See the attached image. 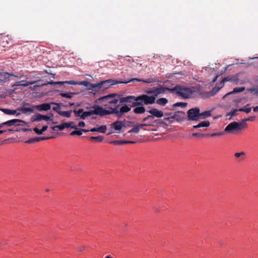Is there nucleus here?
<instances>
[{
  "label": "nucleus",
  "instance_id": "nucleus-1",
  "mask_svg": "<svg viewBox=\"0 0 258 258\" xmlns=\"http://www.w3.org/2000/svg\"><path fill=\"white\" fill-rule=\"evenodd\" d=\"M143 123L134 125L135 122L127 121L125 120L122 121H116L114 122V130L116 131L115 133H123L128 130L126 134L135 133L138 134L141 129H143L145 126H154L156 123V120L149 119Z\"/></svg>",
  "mask_w": 258,
  "mask_h": 258
},
{
  "label": "nucleus",
  "instance_id": "nucleus-2",
  "mask_svg": "<svg viewBox=\"0 0 258 258\" xmlns=\"http://www.w3.org/2000/svg\"><path fill=\"white\" fill-rule=\"evenodd\" d=\"M194 92L193 88L186 87L180 85H177L170 89V92L175 94L177 96L183 99L191 98Z\"/></svg>",
  "mask_w": 258,
  "mask_h": 258
},
{
  "label": "nucleus",
  "instance_id": "nucleus-3",
  "mask_svg": "<svg viewBox=\"0 0 258 258\" xmlns=\"http://www.w3.org/2000/svg\"><path fill=\"white\" fill-rule=\"evenodd\" d=\"M113 113L112 111H109L100 106H97L94 110L84 112L80 116V118L85 119L87 117L93 114L99 115L101 116Z\"/></svg>",
  "mask_w": 258,
  "mask_h": 258
},
{
  "label": "nucleus",
  "instance_id": "nucleus-4",
  "mask_svg": "<svg viewBox=\"0 0 258 258\" xmlns=\"http://www.w3.org/2000/svg\"><path fill=\"white\" fill-rule=\"evenodd\" d=\"M135 101H139V102L135 103L134 105H149L153 104L155 102V97L153 95L148 96L147 94L141 95L136 99H134Z\"/></svg>",
  "mask_w": 258,
  "mask_h": 258
},
{
  "label": "nucleus",
  "instance_id": "nucleus-5",
  "mask_svg": "<svg viewBox=\"0 0 258 258\" xmlns=\"http://www.w3.org/2000/svg\"><path fill=\"white\" fill-rule=\"evenodd\" d=\"M171 89V88L164 87L161 85H158L156 87H154L152 88L146 90L145 93L147 94H153L156 99L158 95L165 93L166 91H169L170 92Z\"/></svg>",
  "mask_w": 258,
  "mask_h": 258
},
{
  "label": "nucleus",
  "instance_id": "nucleus-6",
  "mask_svg": "<svg viewBox=\"0 0 258 258\" xmlns=\"http://www.w3.org/2000/svg\"><path fill=\"white\" fill-rule=\"evenodd\" d=\"M148 112L151 115H149L147 117H145L143 120V122H146L151 119H153L154 117L161 118L164 116L163 112L156 108H152L151 109L148 110Z\"/></svg>",
  "mask_w": 258,
  "mask_h": 258
},
{
  "label": "nucleus",
  "instance_id": "nucleus-7",
  "mask_svg": "<svg viewBox=\"0 0 258 258\" xmlns=\"http://www.w3.org/2000/svg\"><path fill=\"white\" fill-rule=\"evenodd\" d=\"M200 111V109L199 107H195L189 109L187 112L188 120H199Z\"/></svg>",
  "mask_w": 258,
  "mask_h": 258
},
{
  "label": "nucleus",
  "instance_id": "nucleus-8",
  "mask_svg": "<svg viewBox=\"0 0 258 258\" xmlns=\"http://www.w3.org/2000/svg\"><path fill=\"white\" fill-rule=\"evenodd\" d=\"M131 107H129L127 105L123 104L120 107L119 106H115L114 107V114L118 117H121L125 113L128 112L131 110Z\"/></svg>",
  "mask_w": 258,
  "mask_h": 258
},
{
  "label": "nucleus",
  "instance_id": "nucleus-9",
  "mask_svg": "<svg viewBox=\"0 0 258 258\" xmlns=\"http://www.w3.org/2000/svg\"><path fill=\"white\" fill-rule=\"evenodd\" d=\"M53 117V114L51 113H50L47 115H42L39 113H36L32 116L31 118V120L32 121H41L42 120L48 121V120H52Z\"/></svg>",
  "mask_w": 258,
  "mask_h": 258
},
{
  "label": "nucleus",
  "instance_id": "nucleus-10",
  "mask_svg": "<svg viewBox=\"0 0 258 258\" xmlns=\"http://www.w3.org/2000/svg\"><path fill=\"white\" fill-rule=\"evenodd\" d=\"M137 97L134 96H127L126 97H122L120 99V103L124 104V103H127L128 106L131 107V108L133 107L138 106V105H134L135 103L139 102V101H135L134 99H136Z\"/></svg>",
  "mask_w": 258,
  "mask_h": 258
},
{
  "label": "nucleus",
  "instance_id": "nucleus-11",
  "mask_svg": "<svg viewBox=\"0 0 258 258\" xmlns=\"http://www.w3.org/2000/svg\"><path fill=\"white\" fill-rule=\"evenodd\" d=\"M225 132L232 133L234 131H240L238 122L233 121L230 123L225 128Z\"/></svg>",
  "mask_w": 258,
  "mask_h": 258
},
{
  "label": "nucleus",
  "instance_id": "nucleus-12",
  "mask_svg": "<svg viewBox=\"0 0 258 258\" xmlns=\"http://www.w3.org/2000/svg\"><path fill=\"white\" fill-rule=\"evenodd\" d=\"M19 122L25 123V121L19 119H13L3 122V124H5V125L7 126H12L13 125L17 126L20 125L18 123Z\"/></svg>",
  "mask_w": 258,
  "mask_h": 258
},
{
  "label": "nucleus",
  "instance_id": "nucleus-13",
  "mask_svg": "<svg viewBox=\"0 0 258 258\" xmlns=\"http://www.w3.org/2000/svg\"><path fill=\"white\" fill-rule=\"evenodd\" d=\"M233 78L231 82L235 85H243L249 82L247 77H245L242 80L239 79L237 76H233Z\"/></svg>",
  "mask_w": 258,
  "mask_h": 258
},
{
  "label": "nucleus",
  "instance_id": "nucleus-14",
  "mask_svg": "<svg viewBox=\"0 0 258 258\" xmlns=\"http://www.w3.org/2000/svg\"><path fill=\"white\" fill-rule=\"evenodd\" d=\"M134 81H137V82H143L144 83H151V82L149 80V79H148V80H142V79H137V78H134V79H131L128 81H118L117 80H114V85H115V84H117L118 83H122V84H127L129 82H134Z\"/></svg>",
  "mask_w": 258,
  "mask_h": 258
},
{
  "label": "nucleus",
  "instance_id": "nucleus-15",
  "mask_svg": "<svg viewBox=\"0 0 258 258\" xmlns=\"http://www.w3.org/2000/svg\"><path fill=\"white\" fill-rule=\"evenodd\" d=\"M108 81H101L97 84H92L91 85L90 90H92L94 91H98L101 89L104 84L108 83Z\"/></svg>",
  "mask_w": 258,
  "mask_h": 258
},
{
  "label": "nucleus",
  "instance_id": "nucleus-16",
  "mask_svg": "<svg viewBox=\"0 0 258 258\" xmlns=\"http://www.w3.org/2000/svg\"><path fill=\"white\" fill-rule=\"evenodd\" d=\"M53 105L50 103H44L39 105L35 106L36 109L39 111H48L51 108V105Z\"/></svg>",
  "mask_w": 258,
  "mask_h": 258
},
{
  "label": "nucleus",
  "instance_id": "nucleus-17",
  "mask_svg": "<svg viewBox=\"0 0 258 258\" xmlns=\"http://www.w3.org/2000/svg\"><path fill=\"white\" fill-rule=\"evenodd\" d=\"M219 85L220 86V87L215 86L212 89V91L207 92V97H209L215 95L224 86L223 84H221L220 83Z\"/></svg>",
  "mask_w": 258,
  "mask_h": 258
},
{
  "label": "nucleus",
  "instance_id": "nucleus-18",
  "mask_svg": "<svg viewBox=\"0 0 258 258\" xmlns=\"http://www.w3.org/2000/svg\"><path fill=\"white\" fill-rule=\"evenodd\" d=\"M245 90V88L244 87L234 88L232 91L228 92L226 94H225L223 97V98L224 99L226 98V97H227L228 95L232 94L237 93H239V92H242L244 91Z\"/></svg>",
  "mask_w": 258,
  "mask_h": 258
},
{
  "label": "nucleus",
  "instance_id": "nucleus-19",
  "mask_svg": "<svg viewBox=\"0 0 258 258\" xmlns=\"http://www.w3.org/2000/svg\"><path fill=\"white\" fill-rule=\"evenodd\" d=\"M136 141H127V140H114V145H122L123 144H135Z\"/></svg>",
  "mask_w": 258,
  "mask_h": 258
},
{
  "label": "nucleus",
  "instance_id": "nucleus-20",
  "mask_svg": "<svg viewBox=\"0 0 258 258\" xmlns=\"http://www.w3.org/2000/svg\"><path fill=\"white\" fill-rule=\"evenodd\" d=\"M211 115H212V114H211V110L205 111L202 113L200 112L199 120L200 119H206L209 117H210Z\"/></svg>",
  "mask_w": 258,
  "mask_h": 258
},
{
  "label": "nucleus",
  "instance_id": "nucleus-21",
  "mask_svg": "<svg viewBox=\"0 0 258 258\" xmlns=\"http://www.w3.org/2000/svg\"><path fill=\"white\" fill-rule=\"evenodd\" d=\"M210 125V122L209 121L206 120V121H203L201 122H200L197 125H195L193 126V127L195 128H198L200 127H208Z\"/></svg>",
  "mask_w": 258,
  "mask_h": 258
},
{
  "label": "nucleus",
  "instance_id": "nucleus-22",
  "mask_svg": "<svg viewBox=\"0 0 258 258\" xmlns=\"http://www.w3.org/2000/svg\"><path fill=\"white\" fill-rule=\"evenodd\" d=\"M107 129L106 126L105 125H103L100 126L99 127H94L90 130V132H98L99 133H104L106 132Z\"/></svg>",
  "mask_w": 258,
  "mask_h": 258
},
{
  "label": "nucleus",
  "instance_id": "nucleus-23",
  "mask_svg": "<svg viewBox=\"0 0 258 258\" xmlns=\"http://www.w3.org/2000/svg\"><path fill=\"white\" fill-rule=\"evenodd\" d=\"M10 73L8 72H3L0 76V83L6 82L7 80H9Z\"/></svg>",
  "mask_w": 258,
  "mask_h": 258
},
{
  "label": "nucleus",
  "instance_id": "nucleus-24",
  "mask_svg": "<svg viewBox=\"0 0 258 258\" xmlns=\"http://www.w3.org/2000/svg\"><path fill=\"white\" fill-rule=\"evenodd\" d=\"M146 111V109L143 105L138 106L134 109V112L136 114H142Z\"/></svg>",
  "mask_w": 258,
  "mask_h": 258
},
{
  "label": "nucleus",
  "instance_id": "nucleus-25",
  "mask_svg": "<svg viewBox=\"0 0 258 258\" xmlns=\"http://www.w3.org/2000/svg\"><path fill=\"white\" fill-rule=\"evenodd\" d=\"M72 112L73 110H72L68 111H61L59 112H58V114L63 117L70 118L71 116Z\"/></svg>",
  "mask_w": 258,
  "mask_h": 258
},
{
  "label": "nucleus",
  "instance_id": "nucleus-26",
  "mask_svg": "<svg viewBox=\"0 0 258 258\" xmlns=\"http://www.w3.org/2000/svg\"><path fill=\"white\" fill-rule=\"evenodd\" d=\"M18 111H22L24 113H26L27 112L32 113L33 112L34 110L33 108L29 107H19L17 108Z\"/></svg>",
  "mask_w": 258,
  "mask_h": 258
},
{
  "label": "nucleus",
  "instance_id": "nucleus-27",
  "mask_svg": "<svg viewBox=\"0 0 258 258\" xmlns=\"http://www.w3.org/2000/svg\"><path fill=\"white\" fill-rule=\"evenodd\" d=\"M0 110L4 113L8 115H15L16 113V110H12L7 108H0Z\"/></svg>",
  "mask_w": 258,
  "mask_h": 258
},
{
  "label": "nucleus",
  "instance_id": "nucleus-28",
  "mask_svg": "<svg viewBox=\"0 0 258 258\" xmlns=\"http://www.w3.org/2000/svg\"><path fill=\"white\" fill-rule=\"evenodd\" d=\"M48 128L47 125H44L41 129L39 130L37 127L33 128L34 132L38 135H42L44 132H45Z\"/></svg>",
  "mask_w": 258,
  "mask_h": 258
},
{
  "label": "nucleus",
  "instance_id": "nucleus-29",
  "mask_svg": "<svg viewBox=\"0 0 258 258\" xmlns=\"http://www.w3.org/2000/svg\"><path fill=\"white\" fill-rule=\"evenodd\" d=\"M168 102V99L165 98H161L156 101V103L161 106H165Z\"/></svg>",
  "mask_w": 258,
  "mask_h": 258
},
{
  "label": "nucleus",
  "instance_id": "nucleus-30",
  "mask_svg": "<svg viewBox=\"0 0 258 258\" xmlns=\"http://www.w3.org/2000/svg\"><path fill=\"white\" fill-rule=\"evenodd\" d=\"M239 111V109H235L232 110L231 111L228 112L226 114V117H229V119H231L232 117L235 116L237 115V112Z\"/></svg>",
  "mask_w": 258,
  "mask_h": 258
},
{
  "label": "nucleus",
  "instance_id": "nucleus-31",
  "mask_svg": "<svg viewBox=\"0 0 258 258\" xmlns=\"http://www.w3.org/2000/svg\"><path fill=\"white\" fill-rule=\"evenodd\" d=\"M247 91L252 93L253 95L258 96V85L256 87L247 88Z\"/></svg>",
  "mask_w": 258,
  "mask_h": 258
},
{
  "label": "nucleus",
  "instance_id": "nucleus-32",
  "mask_svg": "<svg viewBox=\"0 0 258 258\" xmlns=\"http://www.w3.org/2000/svg\"><path fill=\"white\" fill-rule=\"evenodd\" d=\"M247 120H245V118L242 119L240 122H238L240 131L246 128L247 126L246 123Z\"/></svg>",
  "mask_w": 258,
  "mask_h": 258
},
{
  "label": "nucleus",
  "instance_id": "nucleus-33",
  "mask_svg": "<svg viewBox=\"0 0 258 258\" xmlns=\"http://www.w3.org/2000/svg\"><path fill=\"white\" fill-rule=\"evenodd\" d=\"M25 82V81H24V80H22L21 81L17 82L12 86H27L29 85H33V84H34L35 83V82H27L26 84H21L22 82Z\"/></svg>",
  "mask_w": 258,
  "mask_h": 258
},
{
  "label": "nucleus",
  "instance_id": "nucleus-34",
  "mask_svg": "<svg viewBox=\"0 0 258 258\" xmlns=\"http://www.w3.org/2000/svg\"><path fill=\"white\" fill-rule=\"evenodd\" d=\"M79 85H83L88 88V89L90 90V88L91 85H92V83L88 82L87 81H83L81 82H79Z\"/></svg>",
  "mask_w": 258,
  "mask_h": 258
},
{
  "label": "nucleus",
  "instance_id": "nucleus-35",
  "mask_svg": "<svg viewBox=\"0 0 258 258\" xmlns=\"http://www.w3.org/2000/svg\"><path fill=\"white\" fill-rule=\"evenodd\" d=\"M90 140L91 141H95L97 142H101L103 140V137H102L101 136H96V137L92 136L90 138Z\"/></svg>",
  "mask_w": 258,
  "mask_h": 258
},
{
  "label": "nucleus",
  "instance_id": "nucleus-36",
  "mask_svg": "<svg viewBox=\"0 0 258 258\" xmlns=\"http://www.w3.org/2000/svg\"><path fill=\"white\" fill-rule=\"evenodd\" d=\"M52 129L53 131H57L58 130L59 131L63 130L64 129L63 123H62L59 125H57L52 127Z\"/></svg>",
  "mask_w": 258,
  "mask_h": 258
},
{
  "label": "nucleus",
  "instance_id": "nucleus-37",
  "mask_svg": "<svg viewBox=\"0 0 258 258\" xmlns=\"http://www.w3.org/2000/svg\"><path fill=\"white\" fill-rule=\"evenodd\" d=\"M76 93L73 92L70 93H60V95L62 97H66L68 98H71L72 97V95L75 94Z\"/></svg>",
  "mask_w": 258,
  "mask_h": 258
},
{
  "label": "nucleus",
  "instance_id": "nucleus-38",
  "mask_svg": "<svg viewBox=\"0 0 258 258\" xmlns=\"http://www.w3.org/2000/svg\"><path fill=\"white\" fill-rule=\"evenodd\" d=\"M53 137H36L35 141L36 142H40V141L49 140L53 138Z\"/></svg>",
  "mask_w": 258,
  "mask_h": 258
},
{
  "label": "nucleus",
  "instance_id": "nucleus-39",
  "mask_svg": "<svg viewBox=\"0 0 258 258\" xmlns=\"http://www.w3.org/2000/svg\"><path fill=\"white\" fill-rule=\"evenodd\" d=\"M233 76H227V77H225L224 78H223L222 79V80L220 82V84H224L225 82H228V81H229V82H231L232 81V79L233 78Z\"/></svg>",
  "mask_w": 258,
  "mask_h": 258
},
{
  "label": "nucleus",
  "instance_id": "nucleus-40",
  "mask_svg": "<svg viewBox=\"0 0 258 258\" xmlns=\"http://www.w3.org/2000/svg\"><path fill=\"white\" fill-rule=\"evenodd\" d=\"M224 134V132H221L218 133H214L212 134H207L206 136H210V137H216V136H222Z\"/></svg>",
  "mask_w": 258,
  "mask_h": 258
},
{
  "label": "nucleus",
  "instance_id": "nucleus-41",
  "mask_svg": "<svg viewBox=\"0 0 258 258\" xmlns=\"http://www.w3.org/2000/svg\"><path fill=\"white\" fill-rule=\"evenodd\" d=\"M187 103L184 102H177L173 104V107H181L184 108L187 106Z\"/></svg>",
  "mask_w": 258,
  "mask_h": 258
},
{
  "label": "nucleus",
  "instance_id": "nucleus-42",
  "mask_svg": "<svg viewBox=\"0 0 258 258\" xmlns=\"http://www.w3.org/2000/svg\"><path fill=\"white\" fill-rule=\"evenodd\" d=\"M68 84L69 85H79V82L73 81V80L62 82V84Z\"/></svg>",
  "mask_w": 258,
  "mask_h": 258
},
{
  "label": "nucleus",
  "instance_id": "nucleus-43",
  "mask_svg": "<svg viewBox=\"0 0 258 258\" xmlns=\"http://www.w3.org/2000/svg\"><path fill=\"white\" fill-rule=\"evenodd\" d=\"M48 84L52 85H55V84H62V82H54L53 81H51L48 82L47 83H44V84H42L41 86H45Z\"/></svg>",
  "mask_w": 258,
  "mask_h": 258
},
{
  "label": "nucleus",
  "instance_id": "nucleus-44",
  "mask_svg": "<svg viewBox=\"0 0 258 258\" xmlns=\"http://www.w3.org/2000/svg\"><path fill=\"white\" fill-rule=\"evenodd\" d=\"M239 111L244 112L246 113H249L251 110V107L241 108L239 109Z\"/></svg>",
  "mask_w": 258,
  "mask_h": 258
},
{
  "label": "nucleus",
  "instance_id": "nucleus-45",
  "mask_svg": "<svg viewBox=\"0 0 258 258\" xmlns=\"http://www.w3.org/2000/svg\"><path fill=\"white\" fill-rule=\"evenodd\" d=\"M86 249V246L85 245H84V244H82V245H79L77 247L78 251L79 252H84V251H85Z\"/></svg>",
  "mask_w": 258,
  "mask_h": 258
},
{
  "label": "nucleus",
  "instance_id": "nucleus-46",
  "mask_svg": "<svg viewBox=\"0 0 258 258\" xmlns=\"http://www.w3.org/2000/svg\"><path fill=\"white\" fill-rule=\"evenodd\" d=\"M121 98V97L117 94L114 93V105L116 104L118 102L120 103V99Z\"/></svg>",
  "mask_w": 258,
  "mask_h": 258
},
{
  "label": "nucleus",
  "instance_id": "nucleus-47",
  "mask_svg": "<svg viewBox=\"0 0 258 258\" xmlns=\"http://www.w3.org/2000/svg\"><path fill=\"white\" fill-rule=\"evenodd\" d=\"M82 135V131L81 130L79 131H78V130L74 131L70 134L71 136H75V135L81 136Z\"/></svg>",
  "mask_w": 258,
  "mask_h": 258
},
{
  "label": "nucleus",
  "instance_id": "nucleus-48",
  "mask_svg": "<svg viewBox=\"0 0 258 258\" xmlns=\"http://www.w3.org/2000/svg\"><path fill=\"white\" fill-rule=\"evenodd\" d=\"M51 104H52L53 105H55L60 107V109L61 108V106H63L66 108L68 107V105H64V104L63 103H56V102H51Z\"/></svg>",
  "mask_w": 258,
  "mask_h": 258
},
{
  "label": "nucleus",
  "instance_id": "nucleus-49",
  "mask_svg": "<svg viewBox=\"0 0 258 258\" xmlns=\"http://www.w3.org/2000/svg\"><path fill=\"white\" fill-rule=\"evenodd\" d=\"M192 136L193 137H204L206 136V134L195 133L192 134Z\"/></svg>",
  "mask_w": 258,
  "mask_h": 258
},
{
  "label": "nucleus",
  "instance_id": "nucleus-50",
  "mask_svg": "<svg viewBox=\"0 0 258 258\" xmlns=\"http://www.w3.org/2000/svg\"><path fill=\"white\" fill-rule=\"evenodd\" d=\"M9 75H10V77L13 76V77H14L17 78H21L24 76L23 75H20L19 73H18L17 74H14L13 73H10Z\"/></svg>",
  "mask_w": 258,
  "mask_h": 258
},
{
  "label": "nucleus",
  "instance_id": "nucleus-51",
  "mask_svg": "<svg viewBox=\"0 0 258 258\" xmlns=\"http://www.w3.org/2000/svg\"><path fill=\"white\" fill-rule=\"evenodd\" d=\"M74 123V122L73 121H70L69 122L63 123L64 128H68V127H71V126H72V124H73Z\"/></svg>",
  "mask_w": 258,
  "mask_h": 258
},
{
  "label": "nucleus",
  "instance_id": "nucleus-52",
  "mask_svg": "<svg viewBox=\"0 0 258 258\" xmlns=\"http://www.w3.org/2000/svg\"><path fill=\"white\" fill-rule=\"evenodd\" d=\"M245 154V153L244 152H241L240 153H235L234 156L238 158V157H240L241 156L244 155Z\"/></svg>",
  "mask_w": 258,
  "mask_h": 258
},
{
  "label": "nucleus",
  "instance_id": "nucleus-53",
  "mask_svg": "<svg viewBox=\"0 0 258 258\" xmlns=\"http://www.w3.org/2000/svg\"><path fill=\"white\" fill-rule=\"evenodd\" d=\"M35 139H36V137L35 138H31L30 139H29V140H27L25 142L27 144H31V143H33L34 142H36V141H35Z\"/></svg>",
  "mask_w": 258,
  "mask_h": 258
},
{
  "label": "nucleus",
  "instance_id": "nucleus-54",
  "mask_svg": "<svg viewBox=\"0 0 258 258\" xmlns=\"http://www.w3.org/2000/svg\"><path fill=\"white\" fill-rule=\"evenodd\" d=\"M255 119V116H251L248 117V118H245V120L250 121H253Z\"/></svg>",
  "mask_w": 258,
  "mask_h": 258
},
{
  "label": "nucleus",
  "instance_id": "nucleus-55",
  "mask_svg": "<svg viewBox=\"0 0 258 258\" xmlns=\"http://www.w3.org/2000/svg\"><path fill=\"white\" fill-rule=\"evenodd\" d=\"M108 83H106V84H104L103 85V87H102V88H103V89H107V88L109 86H110V85H112V84H109V82H110V81H112V80H111V79H110V80H108Z\"/></svg>",
  "mask_w": 258,
  "mask_h": 258
},
{
  "label": "nucleus",
  "instance_id": "nucleus-56",
  "mask_svg": "<svg viewBox=\"0 0 258 258\" xmlns=\"http://www.w3.org/2000/svg\"><path fill=\"white\" fill-rule=\"evenodd\" d=\"M52 110L55 111H56L58 114V112L61 111L60 109V107H59L58 106H56H56L53 107L52 108Z\"/></svg>",
  "mask_w": 258,
  "mask_h": 258
},
{
  "label": "nucleus",
  "instance_id": "nucleus-57",
  "mask_svg": "<svg viewBox=\"0 0 258 258\" xmlns=\"http://www.w3.org/2000/svg\"><path fill=\"white\" fill-rule=\"evenodd\" d=\"M73 112L74 113L76 117H80L81 115V114L80 113H78V111L77 110L74 109Z\"/></svg>",
  "mask_w": 258,
  "mask_h": 258
},
{
  "label": "nucleus",
  "instance_id": "nucleus-58",
  "mask_svg": "<svg viewBox=\"0 0 258 258\" xmlns=\"http://www.w3.org/2000/svg\"><path fill=\"white\" fill-rule=\"evenodd\" d=\"M179 112H177V113H179ZM176 112L175 113V114L174 115H172L170 117H165L164 118V120H169L170 119H174L175 118V116H176Z\"/></svg>",
  "mask_w": 258,
  "mask_h": 258
},
{
  "label": "nucleus",
  "instance_id": "nucleus-59",
  "mask_svg": "<svg viewBox=\"0 0 258 258\" xmlns=\"http://www.w3.org/2000/svg\"><path fill=\"white\" fill-rule=\"evenodd\" d=\"M8 131L9 132H12V131L19 132L20 131V129L17 127L16 128H10V129H8Z\"/></svg>",
  "mask_w": 258,
  "mask_h": 258
},
{
  "label": "nucleus",
  "instance_id": "nucleus-60",
  "mask_svg": "<svg viewBox=\"0 0 258 258\" xmlns=\"http://www.w3.org/2000/svg\"><path fill=\"white\" fill-rule=\"evenodd\" d=\"M78 125H79L80 127H84V126H85V122H84V121H80V122H79V123H78Z\"/></svg>",
  "mask_w": 258,
  "mask_h": 258
},
{
  "label": "nucleus",
  "instance_id": "nucleus-61",
  "mask_svg": "<svg viewBox=\"0 0 258 258\" xmlns=\"http://www.w3.org/2000/svg\"><path fill=\"white\" fill-rule=\"evenodd\" d=\"M108 97H113V94H109L108 96H105V97H103L102 98L103 99H106V98H107Z\"/></svg>",
  "mask_w": 258,
  "mask_h": 258
},
{
  "label": "nucleus",
  "instance_id": "nucleus-62",
  "mask_svg": "<svg viewBox=\"0 0 258 258\" xmlns=\"http://www.w3.org/2000/svg\"><path fill=\"white\" fill-rule=\"evenodd\" d=\"M253 110L254 112H257L258 111V105L255 107H254L253 108Z\"/></svg>",
  "mask_w": 258,
  "mask_h": 258
},
{
  "label": "nucleus",
  "instance_id": "nucleus-63",
  "mask_svg": "<svg viewBox=\"0 0 258 258\" xmlns=\"http://www.w3.org/2000/svg\"><path fill=\"white\" fill-rule=\"evenodd\" d=\"M78 111V113H80L81 114L84 112V109L83 108H80Z\"/></svg>",
  "mask_w": 258,
  "mask_h": 258
},
{
  "label": "nucleus",
  "instance_id": "nucleus-64",
  "mask_svg": "<svg viewBox=\"0 0 258 258\" xmlns=\"http://www.w3.org/2000/svg\"><path fill=\"white\" fill-rule=\"evenodd\" d=\"M24 132H28V131H31V130L30 128H22V129Z\"/></svg>",
  "mask_w": 258,
  "mask_h": 258
}]
</instances>
